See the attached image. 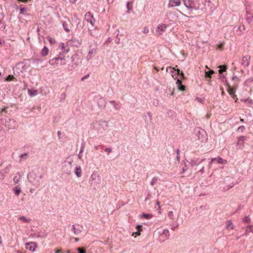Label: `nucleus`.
<instances>
[{"label": "nucleus", "instance_id": "nucleus-1", "mask_svg": "<svg viewBox=\"0 0 253 253\" xmlns=\"http://www.w3.org/2000/svg\"><path fill=\"white\" fill-rule=\"evenodd\" d=\"M75 166L76 164L74 162V158L72 156H69L64 162L62 170L64 173L70 174L73 171V167Z\"/></svg>", "mask_w": 253, "mask_h": 253}, {"label": "nucleus", "instance_id": "nucleus-2", "mask_svg": "<svg viewBox=\"0 0 253 253\" xmlns=\"http://www.w3.org/2000/svg\"><path fill=\"white\" fill-rule=\"evenodd\" d=\"M182 1L185 6L188 9L193 10H203L204 7L201 6L200 5L196 6L195 2L193 0H182Z\"/></svg>", "mask_w": 253, "mask_h": 253}, {"label": "nucleus", "instance_id": "nucleus-3", "mask_svg": "<svg viewBox=\"0 0 253 253\" xmlns=\"http://www.w3.org/2000/svg\"><path fill=\"white\" fill-rule=\"evenodd\" d=\"M28 66H26L25 61L22 62H19L15 67L13 68V71L15 74L20 75L25 72Z\"/></svg>", "mask_w": 253, "mask_h": 253}, {"label": "nucleus", "instance_id": "nucleus-4", "mask_svg": "<svg viewBox=\"0 0 253 253\" xmlns=\"http://www.w3.org/2000/svg\"><path fill=\"white\" fill-rule=\"evenodd\" d=\"M0 123L9 129H15L17 127L15 121L10 118L0 119Z\"/></svg>", "mask_w": 253, "mask_h": 253}, {"label": "nucleus", "instance_id": "nucleus-5", "mask_svg": "<svg viewBox=\"0 0 253 253\" xmlns=\"http://www.w3.org/2000/svg\"><path fill=\"white\" fill-rule=\"evenodd\" d=\"M198 139L201 142L206 141L208 139V136L206 131L201 128L195 129Z\"/></svg>", "mask_w": 253, "mask_h": 253}, {"label": "nucleus", "instance_id": "nucleus-6", "mask_svg": "<svg viewBox=\"0 0 253 253\" xmlns=\"http://www.w3.org/2000/svg\"><path fill=\"white\" fill-rule=\"evenodd\" d=\"M64 53H63L62 52V53H60V54L58 57H55V58H53L50 59L49 61V63L51 65L59 64V63H58L59 60L62 61V60H65V56L64 55Z\"/></svg>", "mask_w": 253, "mask_h": 253}, {"label": "nucleus", "instance_id": "nucleus-7", "mask_svg": "<svg viewBox=\"0 0 253 253\" xmlns=\"http://www.w3.org/2000/svg\"><path fill=\"white\" fill-rule=\"evenodd\" d=\"M84 18L87 22L89 23L92 26L94 25L95 22V20L90 12L88 11L86 13L84 16Z\"/></svg>", "mask_w": 253, "mask_h": 253}, {"label": "nucleus", "instance_id": "nucleus-8", "mask_svg": "<svg viewBox=\"0 0 253 253\" xmlns=\"http://www.w3.org/2000/svg\"><path fill=\"white\" fill-rule=\"evenodd\" d=\"M214 162H216L217 164H226L227 163V161L226 160H224L223 159L220 157L212 158L211 159V162H210V164H211L212 163Z\"/></svg>", "mask_w": 253, "mask_h": 253}, {"label": "nucleus", "instance_id": "nucleus-9", "mask_svg": "<svg viewBox=\"0 0 253 253\" xmlns=\"http://www.w3.org/2000/svg\"><path fill=\"white\" fill-rule=\"evenodd\" d=\"M37 247V244L35 242H30L26 244V248L30 251L34 252Z\"/></svg>", "mask_w": 253, "mask_h": 253}, {"label": "nucleus", "instance_id": "nucleus-10", "mask_svg": "<svg viewBox=\"0 0 253 253\" xmlns=\"http://www.w3.org/2000/svg\"><path fill=\"white\" fill-rule=\"evenodd\" d=\"M181 4L180 0H169L168 6L169 7H173L175 6H178Z\"/></svg>", "mask_w": 253, "mask_h": 253}, {"label": "nucleus", "instance_id": "nucleus-11", "mask_svg": "<svg viewBox=\"0 0 253 253\" xmlns=\"http://www.w3.org/2000/svg\"><path fill=\"white\" fill-rule=\"evenodd\" d=\"M167 25L166 24L160 25L157 27L156 32L158 35H161L164 32H165L167 29Z\"/></svg>", "mask_w": 253, "mask_h": 253}, {"label": "nucleus", "instance_id": "nucleus-12", "mask_svg": "<svg viewBox=\"0 0 253 253\" xmlns=\"http://www.w3.org/2000/svg\"><path fill=\"white\" fill-rule=\"evenodd\" d=\"M226 86L228 87L227 90L229 94L232 96L234 99L237 100L236 95H235V90L233 88H231L228 83H226Z\"/></svg>", "mask_w": 253, "mask_h": 253}, {"label": "nucleus", "instance_id": "nucleus-13", "mask_svg": "<svg viewBox=\"0 0 253 253\" xmlns=\"http://www.w3.org/2000/svg\"><path fill=\"white\" fill-rule=\"evenodd\" d=\"M251 56L246 55L242 59V65L245 67H248L249 65Z\"/></svg>", "mask_w": 253, "mask_h": 253}, {"label": "nucleus", "instance_id": "nucleus-14", "mask_svg": "<svg viewBox=\"0 0 253 253\" xmlns=\"http://www.w3.org/2000/svg\"><path fill=\"white\" fill-rule=\"evenodd\" d=\"M67 44L69 45L78 47L80 45V43L78 40H70L68 41Z\"/></svg>", "mask_w": 253, "mask_h": 253}, {"label": "nucleus", "instance_id": "nucleus-15", "mask_svg": "<svg viewBox=\"0 0 253 253\" xmlns=\"http://www.w3.org/2000/svg\"><path fill=\"white\" fill-rule=\"evenodd\" d=\"M74 172L78 177H81L82 173V170L81 166H76L75 168Z\"/></svg>", "mask_w": 253, "mask_h": 253}, {"label": "nucleus", "instance_id": "nucleus-16", "mask_svg": "<svg viewBox=\"0 0 253 253\" xmlns=\"http://www.w3.org/2000/svg\"><path fill=\"white\" fill-rule=\"evenodd\" d=\"M245 138L246 137L245 136H241L238 138V141L237 143V147L238 149H240L242 148Z\"/></svg>", "mask_w": 253, "mask_h": 253}, {"label": "nucleus", "instance_id": "nucleus-17", "mask_svg": "<svg viewBox=\"0 0 253 253\" xmlns=\"http://www.w3.org/2000/svg\"><path fill=\"white\" fill-rule=\"evenodd\" d=\"M63 27L64 30L66 32H69L70 31V28L71 27V23L70 21V20H68V21L66 22H63L62 23Z\"/></svg>", "mask_w": 253, "mask_h": 253}, {"label": "nucleus", "instance_id": "nucleus-18", "mask_svg": "<svg viewBox=\"0 0 253 253\" xmlns=\"http://www.w3.org/2000/svg\"><path fill=\"white\" fill-rule=\"evenodd\" d=\"M61 49L63 53H67L70 51V48L68 47V45H65L64 43H62L60 44Z\"/></svg>", "mask_w": 253, "mask_h": 253}, {"label": "nucleus", "instance_id": "nucleus-19", "mask_svg": "<svg viewBox=\"0 0 253 253\" xmlns=\"http://www.w3.org/2000/svg\"><path fill=\"white\" fill-rule=\"evenodd\" d=\"M97 104H98V106H99L100 107L104 108L106 106L105 100L102 97H100L98 99Z\"/></svg>", "mask_w": 253, "mask_h": 253}, {"label": "nucleus", "instance_id": "nucleus-20", "mask_svg": "<svg viewBox=\"0 0 253 253\" xmlns=\"http://www.w3.org/2000/svg\"><path fill=\"white\" fill-rule=\"evenodd\" d=\"M176 84L179 90L181 91H184L185 89V86L182 84L181 81L179 79H177L176 81Z\"/></svg>", "mask_w": 253, "mask_h": 253}, {"label": "nucleus", "instance_id": "nucleus-21", "mask_svg": "<svg viewBox=\"0 0 253 253\" xmlns=\"http://www.w3.org/2000/svg\"><path fill=\"white\" fill-rule=\"evenodd\" d=\"M246 10H247V14L249 15L246 18V21L249 24H251V22H252V18H253V16H252L251 14H250L249 11V10H248L247 7L246 8Z\"/></svg>", "mask_w": 253, "mask_h": 253}, {"label": "nucleus", "instance_id": "nucleus-22", "mask_svg": "<svg viewBox=\"0 0 253 253\" xmlns=\"http://www.w3.org/2000/svg\"><path fill=\"white\" fill-rule=\"evenodd\" d=\"M203 5H201V6L204 7V9H206V7H208L210 6V0H202L201 1Z\"/></svg>", "mask_w": 253, "mask_h": 253}, {"label": "nucleus", "instance_id": "nucleus-23", "mask_svg": "<svg viewBox=\"0 0 253 253\" xmlns=\"http://www.w3.org/2000/svg\"><path fill=\"white\" fill-rule=\"evenodd\" d=\"M48 49L47 47H46V46H44L43 48L42 49V50H41V55L42 56H46L48 53Z\"/></svg>", "mask_w": 253, "mask_h": 253}, {"label": "nucleus", "instance_id": "nucleus-24", "mask_svg": "<svg viewBox=\"0 0 253 253\" xmlns=\"http://www.w3.org/2000/svg\"><path fill=\"white\" fill-rule=\"evenodd\" d=\"M13 191L16 196H18L21 192V188L18 186H16L13 188Z\"/></svg>", "mask_w": 253, "mask_h": 253}, {"label": "nucleus", "instance_id": "nucleus-25", "mask_svg": "<svg viewBox=\"0 0 253 253\" xmlns=\"http://www.w3.org/2000/svg\"><path fill=\"white\" fill-rule=\"evenodd\" d=\"M72 230L74 232V234L76 235L79 234L82 232V230H80V229L76 228L75 227V225L74 224L72 225Z\"/></svg>", "mask_w": 253, "mask_h": 253}, {"label": "nucleus", "instance_id": "nucleus-26", "mask_svg": "<svg viewBox=\"0 0 253 253\" xmlns=\"http://www.w3.org/2000/svg\"><path fill=\"white\" fill-rule=\"evenodd\" d=\"M77 56V54H74L73 55L72 57H71V60H72V67L73 68H76L78 66V64L76 62H74V60L76 58V57Z\"/></svg>", "mask_w": 253, "mask_h": 253}, {"label": "nucleus", "instance_id": "nucleus-27", "mask_svg": "<svg viewBox=\"0 0 253 253\" xmlns=\"http://www.w3.org/2000/svg\"><path fill=\"white\" fill-rule=\"evenodd\" d=\"M109 102L114 106V108L116 110H118L120 109V105L118 103H117L116 101H110Z\"/></svg>", "mask_w": 253, "mask_h": 253}, {"label": "nucleus", "instance_id": "nucleus-28", "mask_svg": "<svg viewBox=\"0 0 253 253\" xmlns=\"http://www.w3.org/2000/svg\"><path fill=\"white\" fill-rule=\"evenodd\" d=\"M19 220L23 221V222H26V223H29L31 221V219H29V218H27L25 216H20L19 217Z\"/></svg>", "mask_w": 253, "mask_h": 253}, {"label": "nucleus", "instance_id": "nucleus-29", "mask_svg": "<svg viewBox=\"0 0 253 253\" xmlns=\"http://www.w3.org/2000/svg\"><path fill=\"white\" fill-rule=\"evenodd\" d=\"M99 176L98 174L93 173L90 176V179L92 181L96 180L97 178H99Z\"/></svg>", "mask_w": 253, "mask_h": 253}, {"label": "nucleus", "instance_id": "nucleus-30", "mask_svg": "<svg viewBox=\"0 0 253 253\" xmlns=\"http://www.w3.org/2000/svg\"><path fill=\"white\" fill-rule=\"evenodd\" d=\"M219 67L220 68L218 70L219 74H222L223 72L225 71L227 69V66L226 65H220Z\"/></svg>", "mask_w": 253, "mask_h": 253}, {"label": "nucleus", "instance_id": "nucleus-31", "mask_svg": "<svg viewBox=\"0 0 253 253\" xmlns=\"http://www.w3.org/2000/svg\"><path fill=\"white\" fill-rule=\"evenodd\" d=\"M28 93L31 96H35L37 94V91L36 90L29 89Z\"/></svg>", "mask_w": 253, "mask_h": 253}, {"label": "nucleus", "instance_id": "nucleus-32", "mask_svg": "<svg viewBox=\"0 0 253 253\" xmlns=\"http://www.w3.org/2000/svg\"><path fill=\"white\" fill-rule=\"evenodd\" d=\"M175 151L176 153V157L175 160L178 163L180 162V150L178 149H177Z\"/></svg>", "mask_w": 253, "mask_h": 253}, {"label": "nucleus", "instance_id": "nucleus-33", "mask_svg": "<svg viewBox=\"0 0 253 253\" xmlns=\"http://www.w3.org/2000/svg\"><path fill=\"white\" fill-rule=\"evenodd\" d=\"M162 235H165L167 239H169V231L168 229L164 230Z\"/></svg>", "mask_w": 253, "mask_h": 253}, {"label": "nucleus", "instance_id": "nucleus-34", "mask_svg": "<svg viewBox=\"0 0 253 253\" xmlns=\"http://www.w3.org/2000/svg\"><path fill=\"white\" fill-rule=\"evenodd\" d=\"M226 228H231L233 229L234 228V226L233 225L232 222L230 220H228L227 222V224L226 226Z\"/></svg>", "mask_w": 253, "mask_h": 253}, {"label": "nucleus", "instance_id": "nucleus-35", "mask_svg": "<svg viewBox=\"0 0 253 253\" xmlns=\"http://www.w3.org/2000/svg\"><path fill=\"white\" fill-rule=\"evenodd\" d=\"M142 216L146 219H150L153 216L151 214L149 213H143L142 215Z\"/></svg>", "mask_w": 253, "mask_h": 253}, {"label": "nucleus", "instance_id": "nucleus-36", "mask_svg": "<svg viewBox=\"0 0 253 253\" xmlns=\"http://www.w3.org/2000/svg\"><path fill=\"white\" fill-rule=\"evenodd\" d=\"M158 180V178L157 177H154L150 182L151 185L153 186Z\"/></svg>", "mask_w": 253, "mask_h": 253}, {"label": "nucleus", "instance_id": "nucleus-37", "mask_svg": "<svg viewBox=\"0 0 253 253\" xmlns=\"http://www.w3.org/2000/svg\"><path fill=\"white\" fill-rule=\"evenodd\" d=\"M21 175H19V177L17 178L16 176H14L13 178V181L15 183H18L20 181V179H21Z\"/></svg>", "mask_w": 253, "mask_h": 253}, {"label": "nucleus", "instance_id": "nucleus-38", "mask_svg": "<svg viewBox=\"0 0 253 253\" xmlns=\"http://www.w3.org/2000/svg\"><path fill=\"white\" fill-rule=\"evenodd\" d=\"M214 73V71L211 70L208 72H206V76L208 77H211V75Z\"/></svg>", "mask_w": 253, "mask_h": 253}, {"label": "nucleus", "instance_id": "nucleus-39", "mask_svg": "<svg viewBox=\"0 0 253 253\" xmlns=\"http://www.w3.org/2000/svg\"><path fill=\"white\" fill-rule=\"evenodd\" d=\"M14 79V76L9 75L6 77L5 81L8 82L13 80Z\"/></svg>", "mask_w": 253, "mask_h": 253}, {"label": "nucleus", "instance_id": "nucleus-40", "mask_svg": "<svg viewBox=\"0 0 253 253\" xmlns=\"http://www.w3.org/2000/svg\"><path fill=\"white\" fill-rule=\"evenodd\" d=\"M168 215L170 219H173L174 217L173 212L172 211H170L168 212Z\"/></svg>", "mask_w": 253, "mask_h": 253}, {"label": "nucleus", "instance_id": "nucleus-41", "mask_svg": "<svg viewBox=\"0 0 253 253\" xmlns=\"http://www.w3.org/2000/svg\"><path fill=\"white\" fill-rule=\"evenodd\" d=\"M20 14H24L27 11V8L26 7H23L20 9Z\"/></svg>", "mask_w": 253, "mask_h": 253}, {"label": "nucleus", "instance_id": "nucleus-42", "mask_svg": "<svg viewBox=\"0 0 253 253\" xmlns=\"http://www.w3.org/2000/svg\"><path fill=\"white\" fill-rule=\"evenodd\" d=\"M77 251L79 253H86L85 250L83 248H78Z\"/></svg>", "mask_w": 253, "mask_h": 253}, {"label": "nucleus", "instance_id": "nucleus-43", "mask_svg": "<svg viewBox=\"0 0 253 253\" xmlns=\"http://www.w3.org/2000/svg\"><path fill=\"white\" fill-rule=\"evenodd\" d=\"M251 220V218L249 217V216H245L243 219V222L244 223H248V222L249 221Z\"/></svg>", "mask_w": 253, "mask_h": 253}, {"label": "nucleus", "instance_id": "nucleus-44", "mask_svg": "<svg viewBox=\"0 0 253 253\" xmlns=\"http://www.w3.org/2000/svg\"><path fill=\"white\" fill-rule=\"evenodd\" d=\"M177 71V74H179V75H180L181 76V77L182 78H184V73L182 72V71H181L179 69H177L176 70Z\"/></svg>", "mask_w": 253, "mask_h": 253}, {"label": "nucleus", "instance_id": "nucleus-45", "mask_svg": "<svg viewBox=\"0 0 253 253\" xmlns=\"http://www.w3.org/2000/svg\"><path fill=\"white\" fill-rule=\"evenodd\" d=\"M5 28V24L0 19V29H4Z\"/></svg>", "mask_w": 253, "mask_h": 253}, {"label": "nucleus", "instance_id": "nucleus-46", "mask_svg": "<svg viewBox=\"0 0 253 253\" xmlns=\"http://www.w3.org/2000/svg\"><path fill=\"white\" fill-rule=\"evenodd\" d=\"M151 196H151V193L149 192V193H148V194H147V197H146L145 198V201H148V200H150V199H151Z\"/></svg>", "mask_w": 253, "mask_h": 253}, {"label": "nucleus", "instance_id": "nucleus-47", "mask_svg": "<svg viewBox=\"0 0 253 253\" xmlns=\"http://www.w3.org/2000/svg\"><path fill=\"white\" fill-rule=\"evenodd\" d=\"M11 166L10 165L7 166L6 167V168L5 169V172H8L9 171V170L11 169Z\"/></svg>", "mask_w": 253, "mask_h": 253}, {"label": "nucleus", "instance_id": "nucleus-48", "mask_svg": "<svg viewBox=\"0 0 253 253\" xmlns=\"http://www.w3.org/2000/svg\"><path fill=\"white\" fill-rule=\"evenodd\" d=\"M245 129V126H240L238 127V130L243 131Z\"/></svg>", "mask_w": 253, "mask_h": 253}, {"label": "nucleus", "instance_id": "nucleus-49", "mask_svg": "<svg viewBox=\"0 0 253 253\" xmlns=\"http://www.w3.org/2000/svg\"><path fill=\"white\" fill-rule=\"evenodd\" d=\"M149 29L147 27H145L144 29H143V33L144 34H147L149 32Z\"/></svg>", "mask_w": 253, "mask_h": 253}, {"label": "nucleus", "instance_id": "nucleus-50", "mask_svg": "<svg viewBox=\"0 0 253 253\" xmlns=\"http://www.w3.org/2000/svg\"><path fill=\"white\" fill-rule=\"evenodd\" d=\"M112 149L111 148H106L105 149V151L109 153H111L112 152Z\"/></svg>", "mask_w": 253, "mask_h": 253}, {"label": "nucleus", "instance_id": "nucleus-51", "mask_svg": "<svg viewBox=\"0 0 253 253\" xmlns=\"http://www.w3.org/2000/svg\"><path fill=\"white\" fill-rule=\"evenodd\" d=\"M95 52V50H94V49H91L89 51L88 54L91 55Z\"/></svg>", "mask_w": 253, "mask_h": 253}, {"label": "nucleus", "instance_id": "nucleus-52", "mask_svg": "<svg viewBox=\"0 0 253 253\" xmlns=\"http://www.w3.org/2000/svg\"><path fill=\"white\" fill-rule=\"evenodd\" d=\"M252 226H249L248 227L247 229H246V232H252Z\"/></svg>", "mask_w": 253, "mask_h": 253}, {"label": "nucleus", "instance_id": "nucleus-53", "mask_svg": "<svg viewBox=\"0 0 253 253\" xmlns=\"http://www.w3.org/2000/svg\"><path fill=\"white\" fill-rule=\"evenodd\" d=\"M252 80H248L246 81L245 84L246 85H249L250 84V83H252Z\"/></svg>", "mask_w": 253, "mask_h": 253}, {"label": "nucleus", "instance_id": "nucleus-54", "mask_svg": "<svg viewBox=\"0 0 253 253\" xmlns=\"http://www.w3.org/2000/svg\"><path fill=\"white\" fill-rule=\"evenodd\" d=\"M232 80L233 81L236 82V81H237L238 80V78L237 77H236V76H233L232 77Z\"/></svg>", "mask_w": 253, "mask_h": 253}, {"label": "nucleus", "instance_id": "nucleus-55", "mask_svg": "<svg viewBox=\"0 0 253 253\" xmlns=\"http://www.w3.org/2000/svg\"><path fill=\"white\" fill-rule=\"evenodd\" d=\"M2 112H4L5 113H7V110H6V109L5 108H3L1 111H0V115L1 114Z\"/></svg>", "mask_w": 253, "mask_h": 253}, {"label": "nucleus", "instance_id": "nucleus-56", "mask_svg": "<svg viewBox=\"0 0 253 253\" xmlns=\"http://www.w3.org/2000/svg\"><path fill=\"white\" fill-rule=\"evenodd\" d=\"M140 230H141L140 229H138V231H136V232H135V233H134V232H133V234H137V235H140Z\"/></svg>", "mask_w": 253, "mask_h": 253}, {"label": "nucleus", "instance_id": "nucleus-57", "mask_svg": "<svg viewBox=\"0 0 253 253\" xmlns=\"http://www.w3.org/2000/svg\"><path fill=\"white\" fill-rule=\"evenodd\" d=\"M127 12L129 13V10L131 9V7H129V2L127 3Z\"/></svg>", "mask_w": 253, "mask_h": 253}, {"label": "nucleus", "instance_id": "nucleus-58", "mask_svg": "<svg viewBox=\"0 0 253 253\" xmlns=\"http://www.w3.org/2000/svg\"><path fill=\"white\" fill-rule=\"evenodd\" d=\"M27 156V153H24V154H21L20 155V158H23L26 157Z\"/></svg>", "mask_w": 253, "mask_h": 253}, {"label": "nucleus", "instance_id": "nucleus-59", "mask_svg": "<svg viewBox=\"0 0 253 253\" xmlns=\"http://www.w3.org/2000/svg\"><path fill=\"white\" fill-rule=\"evenodd\" d=\"M88 77H89V75H85V76H84V77H83L82 78L81 80H82V81H84V80L85 79H87Z\"/></svg>", "mask_w": 253, "mask_h": 253}, {"label": "nucleus", "instance_id": "nucleus-60", "mask_svg": "<svg viewBox=\"0 0 253 253\" xmlns=\"http://www.w3.org/2000/svg\"><path fill=\"white\" fill-rule=\"evenodd\" d=\"M84 149V145H82V147H81V149L80 151V153H82L83 152Z\"/></svg>", "mask_w": 253, "mask_h": 253}, {"label": "nucleus", "instance_id": "nucleus-61", "mask_svg": "<svg viewBox=\"0 0 253 253\" xmlns=\"http://www.w3.org/2000/svg\"><path fill=\"white\" fill-rule=\"evenodd\" d=\"M199 171L203 173L204 172V167H203L202 168L199 170Z\"/></svg>", "mask_w": 253, "mask_h": 253}, {"label": "nucleus", "instance_id": "nucleus-62", "mask_svg": "<svg viewBox=\"0 0 253 253\" xmlns=\"http://www.w3.org/2000/svg\"><path fill=\"white\" fill-rule=\"evenodd\" d=\"M57 135H58L59 138H60V135H61V131H58L57 132Z\"/></svg>", "mask_w": 253, "mask_h": 253}, {"label": "nucleus", "instance_id": "nucleus-63", "mask_svg": "<svg viewBox=\"0 0 253 253\" xmlns=\"http://www.w3.org/2000/svg\"><path fill=\"white\" fill-rule=\"evenodd\" d=\"M178 225H179V224H177L176 225V226L172 227V228H171V230H174L175 229V228L178 226Z\"/></svg>", "mask_w": 253, "mask_h": 253}, {"label": "nucleus", "instance_id": "nucleus-64", "mask_svg": "<svg viewBox=\"0 0 253 253\" xmlns=\"http://www.w3.org/2000/svg\"><path fill=\"white\" fill-rule=\"evenodd\" d=\"M91 55L88 54V55L86 57V59L87 60H89L91 58Z\"/></svg>", "mask_w": 253, "mask_h": 253}]
</instances>
